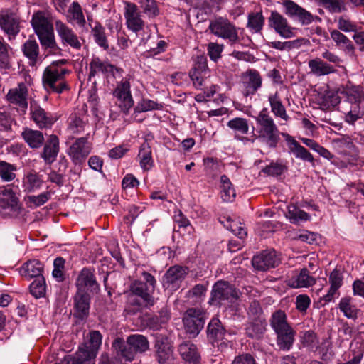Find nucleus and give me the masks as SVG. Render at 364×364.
Here are the masks:
<instances>
[{"mask_svg": "<svg viewBox=\"0 0 364 364\" xmlns=\"http://www.w3.org/2000/svg\"><path fill=\"white\" fill-rule=\"evenodd\" d=\"M90 296L87 292L77 291L74 296V315L80 318L85 319L89 315Z\"/></svg>", "mask_w": 364, "mask_h": 364, "instance_id": "5701e85b", "label": "nucleus"}, {"mask_svg": "<svg viewBox=\"0 0 364 364\" xmlns=\"http://www.w3.org/2000/svg\"><path fill=\"white\" fill-rule=\"evenodd\" d=\"M59 150L58 137L55 134H51L44 144L41 157L46 164H51L56 160Z\"/></svg>", "mask_w": 364, "mask_h": 364, "instance_id": "b1692460", "label": "nucleus"}, {"mask_svg": "<svg viewBox=\"0 0 364 364\" xmlns=\"http://www.w3.org/2000/svg\"><path fill=\"white\" fill-rule=\"evenodd\" d=\"M285 138L289 153L294 154L296 159L304 161L314 163L313 155L304 146H302L294 137L287 133H282Z\"/></svg>", "mask_w": 364, "mask_h": 364, "instance_id": "4be33fe9", "label": "nucleus"}, {"mask_svg": "<svg viewBox=\"0 0 364 364\" xmlns=\"http://www.w3.org/2000/svg\"><path fill=\"white\" fill-rule=\"evenodd\" d=\"M310 73L316 77L328 75L335 73L336 70L334 66L321 58H315L308 62Z\"/></svg>", "mask_w": 364, "mask_h": 364, "instance_id": "bb28decb", "label": "nucleus"}, {"mask_svg": "<svg viewBox=\"0 0 364 364\" xmlns=\"http://www.w3.org/2000/svg\"><path fill=\"white\" fill-rule=\"evenodd\" d=\"M268 100L270 104L271 111L274 116L287 121L289 117L287 114L286 109L282 104L278 93L276 92L274 95H270Z\"/></svg>", "mask_w": 364, "mask_h": 364, "instance_id": "c03bdc74", "label": "nucleus"}, {"mask_svg": "<svg viewBox=\"0 0 364 364\" xmlns=\"http://www.w3.org/2000/svg\"><path fill=\"white\" fill-rule=\"evenodd\" d=\"M262 79L256 70H248L242 75V94L247 97L253 95L261 87Z\"/></svg>", "mask_w": 364, "mask_h": 364, "instance_id": "6ab92c4d", "label": "nucleus"}, {"mask_svg": "<svg viewBox=\"0 0 364 364\" xmlns=\"http://www.w3.org/2000/svg\"><path fill=\"white\" fill-rule=\"evenodd\" d=\"M207 333L214 346L215 342L224 339L226 331L218 318H213L208 325Z\"/></svg>", "mask_w": 364, "mask_h": 364, "instance_id": "f704fd0d", "label": "nucleus"}, {"mask_svg": "<svg viewBox=\"0 0 364 364\" xmlns=\"http://www.w3.org/2000/svg\"><path fill=\"white\" fill-rule=\"evenodd\" d=\"M91 145L87 137H80L75 139L70 146L68 154L73 163L75 165L82 164L91 152Z\"/></svg>", "mask_w": 364, "mask_h": 364, "instance_id": "4468645a", "label": "nucleus"}, {"mask_svg": "<svg viewBox=\"0 0 364 364\" xmlns=\"http://www.w3.org/2000/svg\"><path fill=\"white\" fill-rule=\"evenodd\" d=\"M0 208L9 210L14 216L20 213L21 205L19 199L10 186L0 187Z\"/></svg>", "mask_w": 364, "mask_h": 364, "instance_id": "ddd939ff", "label": "nucleus"}, {"mask_svg": "<svg viewBox=\"0 0 364 364\" xmlns=\"http://www.w3.org/2000/svg\"><path fill=\"white\" fill-rule=\"evenodd\" d=\"M205 319V313L198 309L190 308L186 310L183 321L189 338H195L198 335L204 327Z\"/></svg>", "mask_w": 364, "mask_h": 364, "instance_id": "423d86ee", "label": "nucleus"}, {"mask_svg": "<svg viewBox=\"0 0 364 364\" xmlns=\"http://www.w3.org/2000/svg\"><path fill=\"white\" fill-rule=\"evenodd\" d=\"M102 343V335L99 331H94L90 333V346L80 348L77 354L80 360H83L86 364H94L97 350Z\"/></svg>", "mask_w": 364, "mask_h": 364, "instance_id": "a211bd4d", "label": "nucleus"}, {"mask_svg": "<svg viewBox=\"0 0 364 364\" xmlns=\"http://www.w3.org/2000/svg\"><path fill=\"white\" fill-rule=\"evenodd\" d=\"M287 209L288 211L287 217L292 223L297 224L301 221H307L310 220V215L295 205H288Z\"/></svg>", "mask_w": 364, "mask_h": 364, "instance_id": "603ef678", "label": "nucleus"}, {"mask_svg": "<svg viewBox=\"0 0 364 364\" xmlns=\"http://www.w3.org/2000/svg\"><path fill=\"white\" fill-rule=\"evenodd\" d=\"M331 38L336 43V46L342 49L346 53L353 55L355 48L352 41L338 30L331 32Z\"/></svg>", "mask_w": 364, "mask_h": 364, "instance_id": "ea45409f", "label": "nucleus"}, {"mask_svg": "<svg viewBox=\"0 0 364 364\" xmlns=\"http://www.w3.org/2000/svg\"><path fill=\"white\" fill-rule=\"evenodd\" d=\"M286 169V166L278 163H271L269 165L265 166L262 171L272 176H280Z\"/></svg>", "mask_w": 364, "mask_h": 364, "instance_id": "0e129e2a", "label": "nucleus"}, {"mask_svg": "<svg viewBox=\"0 0 364 364\" xmlns=\"http://www.w3.org/2000/svg\"><path fill=\"white\" fill-rule=\"evenodd\" d=\"M31 119L40 129L50 128L55 119L52 115L46 112L36 101L30 102Z\"/></svg>", "mask_w": 364, "mask_h": 364, "instance_id": "412c9836", "label": "nucleus"}, {"mask_svg": "<svg viewBox=\"0 0 364 364\" xmlns=\"http://www.w3.org/2000/svg\"><path fill=\"white\" fill-rule=\"evenodd\" d=\"M239 298L237 289L229 282L220 280L215 283L211 291L210 301L218 306H229Z\"/></svg>", "mask_w": 364, "mask_h": 364, "instance_id": "20e7f679", "label": "nucleus"}, {"mask_svg": "<svg viewBox=\"0 0 364 364\" xmlns=\"http://www.w3.org/2000/svg\"><path fill=\"white\" fill-rule=\"evenodd\" d=\"M208 29L217 37L228 40L231 45L240 41L238 34L240 28L226 18L218 17L210 21Z\"/></svg>", "mask_w": 364, "mask_h": 364, "instance_id": "39448f33", "label": "nucleus"}, {"mask_svg": "<svg viewBox=\"0 0 364 364\" xmlns=\"http://www.w3.org/2000/svg\"><path fill=\"white\" fill-rule=\"evenodd\" d=\"M69 119V129L73 133H79L83 129L85 123L77 114H71Z\"/></svg>", "mask_w": 364, "mask_h": 364, "instance_id": "69168bd1", "label": "nucleus"}, {"mask_svg": "<svg viewBox=\"0 0 364 364\" xmlns=\"http://www.w3.org/2000/svg\"><path fill=\"white\" fill-rule=\"evenodd\" d=\"M140 159V166L144 170H149L154 165V161L151 156V149L148 142L144 141L140 147L139 151Z\"/></svg>", "mask_w": 364, "mask_h": 364, "instance_id": "a18cd8bd", "label": "nucleus"}, {"mask_svg": "<svg viewBox=\"0 0 364 364\" xmlns=\"http://www.w3.org/2000/svg\"><path fill=\"white\" fill-rule=\"evenodd\" d=\"M21 136L31 149H39L45 141L44 136L41 131L25 128Z\"/></svg>", "mask_w": 364, "mask_h": 364, "instance_id": "e433bc0d", "label": "nucleus"}, {"mask_svg": "<svg viewBox=\"0 0 364 364\" xmlns=\"http://www.w3.org/2000/svg\"><path fill=\"white\" fill-rule=\"evenodd\" d=\"M37 36L42 48L48 55H59L61 54L62 49L56 43L53 30Z\"/></svg>", "mask_w": 364, "mask_h": 364, "instance_id": "c756f323", "label": "nucleus"}, {"mask_svg": "<svg viewBox=\"0 0 364 364\" xmlns=\"http://www.w3.org/2000/svg\"><path fill=\"white\" fill-rule=\"evenodd\" d=\"M66 18L68 23L76 24L80 28L85 27L86 24L82 9L77 1H73L69 6Z\"/></svg>", "mask_w": 364, "mask_h": 364, "instance_id": "c9c22d12", "label": "nucleus"}, {"mask_svg": "<svg viewBox=\"0 0 364 364\" xmlns=\"http://www.w3.org/2000/svg\"><path fill=\"white\" fill-rule=\"evenodd\" d=\"M269 325L277 336L276 343L279 350L289 351L295 342L296 331L287 321V316L282 310L272 313Z\"/></svg>", "mask_w": 364, "mask_h": 364, "instance_id": "f257e3e1", "label": "nucleus"}, {"mask_svg": "<svg viewBox=\"0 0 364 364\" xmlns=\"http://www.w3.org/2000/svg\"><path fill=\"white\" fill-rule=\"evenodd\" d=\"M316 283V279L309 274L306 268H303L299 274L289 280V285L293 288L309 287Z\"/></svg>", "mask_w": 364, "mask_h": 364, "instance_id": "58836bf2", "label": "nucleus"}, {"mask_svg": "<svg viewBox=\"0 0 364 364\" xmlns=\"http://www.w3.org/2000/svg\"><path fill=\"white\" fill-rule=\"evenodd\" d=\"M228 126L230 129L237 131L242 134H247L249 130L247 121L244 118H234L228 122Z\"/></svg>", "mask_w": 364, "mask_h": 364, "instance_id": "052dcab7", "label": "nucleus"}, {"mask_svg": "<svg viewBox=\"0 0 364 364\" xmlns=\"http://www.w3.org/2000/svg\"><path fill=\"white\" fill-rule=\"evenodd\" d=\"M89 70L88 78L90 79L100 73L108 77L109 74L113 75L114 70H117V68L108 62L101 60L99 58H93L89 64Z\"/></svg>", "mask_w": 364, "mask_h": 364, "instance_id": "393cba45", "label": "nucleus"}, {"mask_svg": "<svg viewBox=\"0 0 364 364\" xmlns=\"http://www.w3.org/2000/svg\"><path fill=\"white\" fill-rule=\"evenodd\" d=\"M43 180L38 173L31 172L28 173L23 179V186L26 192H33L39 189L43 185Z\"/></svg>", "mask_w": 364, "mask_h": 364, "instance_id": "09e8293b", "label": "nucleus"}, {"mask_svg": "<svg viewBox=\"0 0 364 364\" xmlns=\"http://www.w3.org/2000/svg\"><path fill=\"white\" fill-rule=\"evenodd\" d=\"M266 326L267 324L264 321L260 319L254 320L248 323L245 328L247 336L253 339H260L266 331Z\"/></svg>", "mask_w": 364, "mask_h": 364, "instance_id": "79ce46f5", "label": "nucleus"}, {"mask_svg": "<svg viewBox=\"0 0 364 364\" xmlns=\"http://www.w3.org/2000/svg\"><path fill=\"white\" fill-rule=\"evenodd\" d=\"M10 46L0 36V65L2 68H9V50Z\"/></svg>", "mask_w": 364, "mask_h": 364, "instance_id": "680f3d73", "label": "nucleus"}, {"mask_svg": "<svg viewBox=\"0 0 364 364\" xmlns=\"http://www.w3.org/2000/svg\"><path fill=\"white\" fill-rule=\"evenodd\" d=\"M22 52L28 58L29 65L36 66L40 61L39 46L36 40H27L22 46Z\"/></svg>", "mask_w": 364, "mask_h": 364, "instance_id": "473e14b6", "label": "nucleus"}, {"mask_svg": "<svg viewBox=\"0 0 364 364\" xmlns=\"http://www.w3.org/2000/svg\"><path fill=\"white\" fill-rule=\"evenodd\" d=\"M330 12L341 13L347 10L344 0H315Z\"/></svg>", "mask_w": 364, "mask_h": 364, "instance_id": "5fc2aeb1", "label": "nucleus"}, {"mask_svg": "<svg viewBox=\"0 0 364 364\" xmlns=\"http://www.w3.org/2000/svg\"><path fill=\"white\" fill-rule=\"evenodd\" d=\"M32 28L36 36L46 33L53 30V24L49 21L43 11L35 12L31 20Z\"/></svg>", "mask_w": 364, "mask_h": 364, "instance_id": "a878e982", "label": "nucleus"}, {"mask_svg": "<svg viewBox=\"0 0 364 364\" xmlns=\"http://www.w3.org/2000/svg\"><path fill=\"white\" fill-rule=\"evenodd\" d=\"M124 18L127 28L135 33L144 31L145 22L141 18L138 6L132 2L124 1Z\"/></svg>", "mask_w": 364, "mask_h": 364, "instance_id": "9b49d317", "label": "nucleus"}, {"mask_svg": "<svg viewBox=\"0 0 364 364\" xmlns=\"http://www.w3.org/2000/svg\"><path fill=\"white\" fill-rule=\"evenodd\" d=\"M77 291L94 292L100 289L94 272L89 268H83L79 273L75 282Z\"/></svg>", "mask_w": 364, "mask_h": 364, "instance_id": "aec40b11", "label": "nucleus"}, {"mask_svg": "<svg viewBox=\"0 0 364 364\" xmlns=\"http://www.w3.org/2000/svg\"><path fill=\"white\" fill-rule=\"evenodd\" d=\"M338 308L343 315L348 318L355 320L358 317V309L352 304L351 298L346 296L340 300Z\"/></svg>", "mask_w": 364, "mask_h": 364, "instance_id": "3c124183", "label": "nucleus"}, {"mask_svg": "<svg viewBox=\"0 0 364 364\" xmlns=\"http://www.w3.org/2000/svg\"><path fill=\"white\" fill-rule=\"evenodd\" d=\"M154 348L156 357L159 364H173V349L167 337L162 335L157 336Z\"/></svg>", "mask_w": 364, "mask_h": 364, "instance_id": "2eb2a0df", "label": "nucleus"}, {"mask_svg": "<svg viewBox=\"0 0 364 364\" xmlns=\"http://www.w3.org/2000/svg\"><path fill=\"white\" fill-rule=\"evenodd\" d=\"M89 26L91 28V33L94 38L95 42L103 49H107L109 44L105 35V28L98 21H95L94 25L90 23Z\"/></svg>", "mask_w": 364, "mask_h": 364, "instance_id": "a19ab883", "label": "nucleus"}, {"mask_svg": "<svg viewBox=\"0 0 364 364\" xmlns=\"http://www.w3.org/2000/svg\"><path fill=\"white\" fill-rule=\"evenodd\" d=\"M180 355L189 364L200 361V355L197 346L191 341H185L178 346Z\"/></svg>", "mask_w": 364, "mask_h": 364, "instance_id": "7c9ffc66", "label": "nucleus"}, {"mask_svg": "<svg viewBox=\"0 0 364 364\" xmlns=\"http://www.w3.org/2000/svg\"><path fill=\"white\" fill-rule=\"evenodd\" d=\"M282 4L284 14L290 18L299 21L302 25H309L313 22V15L294 1L284 0Z\"/></svg>", "mask_w": 364, "mask_h": 364, "instance_id": "9d476101", "label": "nucleus"}, {"mask_svg": "<svg viewBox=\"0 0 364 364\" xmlns=\"http://www.w3.org/2000/svg\"><path fill=\"white\" fill-rule=\"evenodd\" d=\"M301 341L304 347H306L311 350L317 348L318 345V339L316 333L312 330L303 332Z\"/></svg>", "mask_w": 364, "mask_h": 364, "instance_id": "bf43d9fd", "label": "nucleus"}, {"mask_svg": "<svg viewBox=\"0 0 364 364\" xmlns=\"http://www.w3.org/2000/svg\"><path fill=\"white\" fill-rule=\"evenodd\" d=\"M114 95L124 103V112H127L133 106L134 101L131 95L130 84L128 81L122 82L118 85L114 91Z\"/></svg>", "mask_w": 364, "mask_h": 364, "instance_id": "72a5a7b5", "label": "nucleus"}, {"mask_svg": "<svg viewBox=\"0 0 364 364\" xmlns=\"http://www.w3.org/2000/svg\"><path fill=\"white\" fill-rule=\"evenodd\" d=\"M70 71L65 68H46L43 74V84L49 92L61 94L69 90L68 83L64 80V76Z\"/></svg>", "mask_w": 364, "mask_h": 364, "instance_id": "7ed1b4c3", "label": "nucleus"}, {"mask_svg": "<svg viewBox=\"0 0 364 364\" xmlns=\"http://www.w3.org/2000/svg\"><path fill=\"white\" fill-rule=\"evenodd\" d=\"M222 223H224V226L228 229L230 230L233 234L237 236V237L240 240H242L245 238L247 235V230L245 228V226L237 221H233L230 220V218L226 219V223H225L224 221H221Z\"/></svg>", "mask_w": 364, "mask_h": 364, "instance_id": "864d4df0", "label": "nucleus"}, {"mask_svg": "<svg viewBox=\"0 0 364 364\" xmlns=\"http://www.w3.org/2000/svg\"><path fill=\"white\" fill-rule=\"evenodd\" d=\"M279 258L274 250H266L260 254L255 255L252 259V264L258 271H267L270 268H274L279 264Z\"/></svg>", "mask_w": 364, "mask_h": 364, "instance_id": "f3484780", "label": "nucleus"}, {"mask_svg": "<svg viewBox=\"0 0 364 364\" xmlns=\"http://www.w3.org/2000/svg\"><path fill=\"white\" fill-rule=\"evenodd\" d=\"M55 27L63 45L69 46L76 50L81 48L82 44L77 35L66 23L60 20H55Z\"/></svg>", "mask_w": 364, "mask_h": 364, "instance_id": "dca6fc26", "label": "nucleus"}, {"mask_svg": "<svg viewBox=\"0 0 364 364\" xmlns=\"http://www.w3.org/2000/svg\"><path fill=\"white\" fill-rule=\"evenodd\" d=\"M21 18L16 14L9 11L0 12V28L7 36L8 41L16 38L21 31Z\"/></svg>", "mask_w": 364, "mask_h": 364, "instance_id": "0eeeda50", "label": "nucleus"}, {"mask_svg": "<svg viewBox=\"0 0 364 364\" xmlns=\"http://www.w3.org/2000/svg\"><path fill=\"white\" fill-rule=\"evenodd\" d=\"M130 294L137 296L144 302L145 306H151L154 304L153 296L146 283L136 280L130 285Z\"/></svg>", "mask_w": 364, "mask_h": 364, "instance_id": "cd10ccee", "label": "nucleus"}, {"mask_svg": "<svg viewBox=\"0 0 364 364\" xmlns=\"http://www.w3.org/2000/svg\"><path fill=\"white\" fill-rule=\"evenodd\" d=\"M305 42L306 39L303 38L284 42L275 41L270 42L269 46L281 51H290L300 48Z\"/></svg>", "mask_w": 364, "mask_h": 364, "instance_id": "de8ad7c7", "label": "nucleus"}, {"mask_svg": "<svg viewBox=\"0 0 364 364\" xmlns=\"http://www.w3.org/2000/svg\"><path fill=\"white\" fill-rule=\"evenodd\" d=\"M16 166L0 161V177L4 181L9 182L16 178Z\"/></svg>", "mask_w": 364, "mask_h": 364, "instance_id": "4d7b16f0", "label": "nucleus"}, {"mask_svg": "<svg viewBox=\"0 0 364 364\" xmlns=\"http://www.w3.org/2000/svg\"><path fill=\"white\" fill-rule=\"evenodd\" d=\"M142 8L144 12L147 14L149 17L153 18L159 15V9L154 0H144L142 3Z\"/></svg>", "mask_w": 364, "mask_h": 364, "instance_id": "338daca9", "label": "nucleus"}, {"mask_svg": "<svg viewBox=\"0 0 364 364\" xmlns=\"http://www.w3.org/2000/svg\"><path fill=\"white\" fill-rule=\"evenodd\" d=\"M112 347L114 348L117 355L125 361H132L136 355V353L132 346L129 345L127 339L124 341L121 338H117L114 341Z\"/></svg>", "mask_w": 364, "mask_h": 364, "instance_id": "2f4dec72", "label": "nucleus"}, {"mask_svg": "<svg viewBox=\"0 0 364 364\" xmlns=\"http://www.w3.org/2000/svg\"><path fill=\"white\" fill-rule=\"evenodd\" d=\"M221 198L225 202H232L236 196L235 188L226 175L220 176Z\"/></svg>", "mask_w": 364, "mask_h": 364, "instance_id": "49530a36", "label": "nucleus"}, {"mask_svg": "<svg viewBox=\"0 0 364 364\" xmlns=\"http://www.w3.org/2000/svg\"><path fill=\"white\" fill-rule=\"evenodd\" d=\"M28 90L25 83L21 82L18 86L9 90L6 100L9 104L15 105L22 114H25L28 109Z\"/></svg>", "mask_w": 364, "mask_h": 364, "instance_id": "1a4fd4ad", "label": "nucleus"}, {"mask_svg": "<svg viewBox=\"0 0 364 364\" xmlns=\"http://www.w3.org/2000/svg\"><path fill=\"white\" fill-rule=\"evenodd\" d=\"M14 121L9 112L0 111V131H9Z\"/></svg>", "mask_w": 364, "mask_h": 364, "instance_id": "774afa93", "label": "nucleus"}, {"mask_svg": "<svg viewBox=\"0 0 364 364\" xmlns=\"http://www.w3.org/2000/svg\"><path fill=\"white\" fill-rule=\"evenodd\" d=\"M269 26L284 38L295 36L296 28L288 23L287 19L277 11H272L268 18Z\"/></svg>", "mask_w": 364, "mask_h": 364, "instance_id": "f8f14e48", "label": "nucleus"}, {"mask_svg": "<svg viewBox=\"0 0 364 364\" xmlns=\"http://www.w3.org/2000/svg\"><path fill=\"white\" fill-rule=\"evenodd\" d=\"M43 271V264L39 260L33 259L26 262L21 269V274L30 279L35 277H43L42 272Z\"/></svg>", "mask_w": 364, "mask_h": 364, "instance_id": "4c0bfd02", "label": "nucleus"}, {"mask_svg": "<svg viewBox=\"0 0 364 364\" xmlns=\"http://www.w3.org/2000/svg\"><path fill=\"white\" fill-rule=\"evenodd\" d=\"M188 274L186 267L174 265L168 268L162 279V285L166 289L176 291Z\"/></svg>", "mask_w": 364, "mask_h": 364, "instance_id": "6e6552de", "label": "nucleus"}, {"mask_svg": "<svg viewBox=\"0 0 364 364\" xmlns=\"http://www.w3.org/2000/svg\"><path fill=\"white\" fill-rule=\"evenodd\" d=\"M31 294L36 299L42 298L46 295V280L43 277H38L31 284Z\"/></svg>", "mask_w": 364, "mask_h": 364, "instance_id": "6e6d98bb", "label": "nucleus"}, {"mask_svg": "<svg viewBox=\"0 0 364 364\" xmlns=\"http://www.w3.org/2000/svg\"><path fill=\"white\" fill-rule=\"evenodd\" d=\"M330 288L328 293L323 296V299L326 303L330 302L333 296L336 294L338 289L342 287L343 283V276L342 272L335 268L329 274Z\"/></svg>", "mask_w": 364, "mask_h": 364, "instance_id": "c85d7f7f", "label": "nucleus"}, {"mask_svg": "<svg viewBox=\"0 0 364 364\" xmlns=\"http://www.w3.org/2000/svg\"><path fill=\"white\" fill-rule=\"evenodd\" d=\"M264 24V17L262 12H252L248 14L247 28L254 33H259L262 30Z\"/></svg>", "mask_w": 364, "mask_h": 364, "instance_id": "8fccbe9b", "label": "nucleus"}, {"mask_svg": "<svg viewBox=\"0 0 364 364\" xmlns=\"http://www.w3.org/2000/svg\"><path fill=\"white\" fill-rule=\"evenodd\" d=\"M337 27L343 32H356L357 26L346 16H340L337 20Z\"/></svg>", "mask_w": 364, "mask_h": 364, "instance_id": "e2e57ef3", "label": "nucleus"}, {"mask_svg": "<svg viewBox=\"0 0 364 364\" xmlns=\"http://www.w3.org/2000/svg\"><path fill=\"white\" fill-rule=\"evenodd\" d=\"M136 296H137L130 294L129 295L127 306L125 309V311L128 314H136L137 312L141 311L143 306H145L143 300L141 298H137Z\"/></svg>", "mask_w": 364, "mask_h": 364, "instance_id": "13d9d810", "label": "nucleus"}, {"mask_svg": "<svg viewBox=\"0 0 364 364\" xmlns=\"http://www.w3.org/2000/svg\"><path fill=\"white\" fill-rule=\"evenodd\" d=\"M127 339L137 354L143 353L149 350V342L146 336L141 334H133L129 336Z\"/></svg>", "mask_w": 364, "mask_h": 364, "instance_id": "37998d69", "label": "nucleus"}, {"mask_svg": "<svg viewBox=\"0 0 364 364\" xmlns=\"http://www.w3.org/2000/svg\"><path fill=\"white\" fill-rule=\"evenodd\" d=\"M257 125L258 138L264 141L270 148H276L280 139L279 131L267 109L264 108L255 117Z\"/></svg>", "mask_w": 364, "mask_h": 364, "instance_id": "f03ea898", "label": "nucleus"}]
</instances>
